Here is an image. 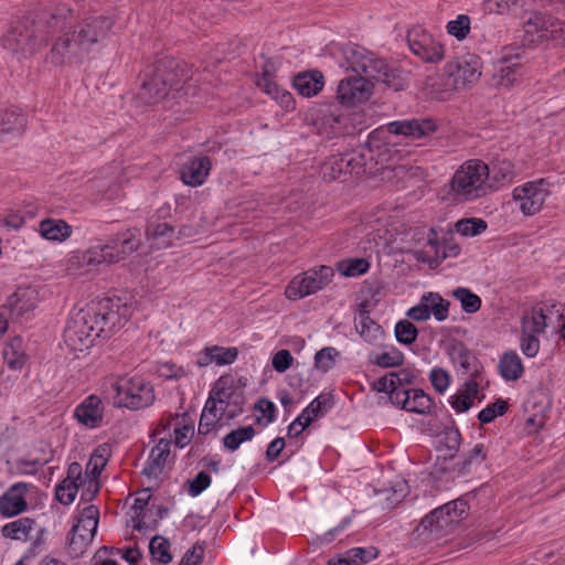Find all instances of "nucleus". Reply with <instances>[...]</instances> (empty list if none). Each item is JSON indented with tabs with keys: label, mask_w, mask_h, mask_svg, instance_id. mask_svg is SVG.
I'll use <instances>...</instances> for the list:
<instances>
[{
	"label": "nucleus",
	"mask_w": 565,
	"mask_h": 565,
	"mask_svg": "<svg viewBox=\"0 0 565 565\" xmlns=\"http://www.w3.org/2000/svg\"><path fill=\"white\" fill-rule=\"evenodd\" d=\"M404 362V354L393 348L387 352H383L376 356L374 363L381 367H395L402 365Z\"/></svg>",
	"instance_id": "55"
},
{
	"label": "nucleus",
	"mask_w": 565,
	"mask_h": 565,
	"mask_svg": "<svg viewBox=\"0 0 565 565\" xmlns=\"http://www.w3.org/2000/svg\"><path fill=\"white\" fill-rule=\"evenodd\" d=\"M352 173L353 169H350L349 159L342 157V154L331 156L321 167L322 178L328 182L335 181L342 175Z\"/></svg>",
	"instance_id": "30"
},
{
	"label": "nucleus",
	"mask_w": 565,
	"mask_h": 565,
	"mask_svg": "<svg viewBox=\"0 0 565 565\" xmlns=\"http://www.w3.org/2000/svg\"><path fill=\"white\" fill-rule=\"evenodd\" d=\"M547 184L544 179H540L526 182L513 190V200L520 203V211L524 215L532 216L542 210L550 193Z\"/></svg>",
	"instance_id": "14"
},
{
	"label": "nucleus",
	"mask_w": 565,
	"mask_h": 565,
	"mask_svg": "<svg viewBox=\"0 0 565 565\" xmlns=\"http://www.w3.org/2000/svg\"><path fill=\"white\" fill-rule=\"evenodd\" d=\"M353 565H361L370 562L377 556L375 547H354L348 551Z\"/></svg>",
	"instance_id": "57"
},
{
	"label": "nucleus",
	"mask_w": 565,
	"mask_h": 565,
	"mask_svg": "<svg viewBox=\"0 0 565 565\" xmlns=\"http://www.w3.org/2000/svg\"><path fill=\"white\" fill-rule=\"evenodd\" d=\"M467 502L463 499L450 501L426 515L420 525L431 537L438 539L450 533L463 519Z\"/></svg>",
	"instance_id": "9"
},
{
	"label": "nucleus",
	"mask_w": 565,
	"mask_h": 565,
	"mask_svg": "<svg viewBox=\"0 0 565 565\" xmlns=\"http://www.w3.org/2000/svg\"><path fill=\"white\" fill-rule=\"evenodd\" d=\"M39 302V291L35 287H18L3 308L9 310L11 317H21L33 310Z\"/></svg>",
	"instance_id": "21"
},
{
	"label": "nucleus",
	"mask_w": 565,
	"mask_h": 565,
	"mask_svg": "<svg viewBox=\"0 0 565 565\" xmlns=\"http://www.w3.org/2000/svg\"><path fill=\"white\" fill-rule=\"evenodd\" d=\"M26 118L15 110L0 113V132H20L24 129Z\"/></svg>",
	"instance_id": "42"
},
{
	"label": "nucleus",
	"mask_w": 565,
	"mask_h": 565,
	"mask_svg": "<svg viewBox=\"0 0 565 565\" xmlns=\"http://www.w3.org/2000/svg\"><path fill=\"white\" fill-rule=\"evenodd\" d=\"M323 85V75L319 71L300 73L294 78V87L303 97L317 95Z\"/></svg>",
	"instance_id": "27"
},
{
	"label": "nucleus",
	"mask_w": 565,
	"mask_h": 565,
	"mask_svg": "<svg viewBox=\"0 0 565 565\" xmlns=\"http://www.w3.org/2000/svg\"><path fill=\"white\" fill-rule=\"evenodd\" d=\"M177 84V73L172 63L169 66L160 63L154 75L142 83L138 92V98L145 104H156L168 96L169 90Z\"/></svg>",
	"instance_id": "12"
},
{
	"label": "nucleus",
	"mask_w": 565,
	"mask_h": 565,
	"mask_svg": "<svg viewBox=\"0 0 565 565\" xmlns=\"http://www.w3.org/2000/svg\"><path fill=\"white\" fill-rule=\"evenodd\" d=\"M508 409V403L503 399H498L492 405H488L478 414V419L482 424H489L498 416H502Z\"/></svg>",
	"instance_id": "54"
},
{
	"label": "nucleus",
	"mask_w": 565,
	"mask_h": 565,
	"mask_svg": "<svg viewBox=\"0 0 565 565\" xmlns=\"http://www.w3.org/2000/svg\"><path fill=\"white\" fill-rule=\"evenodd\" d=\"M437 126L430 118L395 120L387 125V130L413 139L423 138L435 132Z\"/></svg>",
	"instance_id": "20"
},
{
	"label": "nucleus",
	"mask_w": 565,
	"mask_h": 565,
	"mask_svg": "<svg viewBox=\"0 0 565 565\" xmlns=\"http://www.w3.org/2000/svg\"><path fill=\"white\" fill-rule=\"evenodd\" d=\"M487 226L482 218H462L456 223V231L462 236L472 237L484 232Z\"/></svg>",
	"instance_id": "48"
},
{
	"label": "nucleus",
	"mask_w": 565,
	"mask_h": 565,
	"mask_svg": "<svg viewBox=\"0 0 565 565\" xmlns=\"http://www.w3.org/2000/svg\"><path fill=\"white\" fill-rule=\"evenodd\" d=\"M138 230H127L118 233L105 245L92 246L72 257L73 264L86 270H93L99 265H108L124 259L139 247Z\"/></svg>",
	"instance_id": "4"
},
{
	"label": "nucleus",
	"mask_w": 565,
	"mask_h": 565,
	"mask_svg": "<svg viewBox=\"0 0 565 565\" xmlns=\"http://www.w3.org/2000/svg\"><path fill=\"white\" fill-rule=\"evenodd\" d=\"M498 367L500 375L505 381H516L524 373L523 363L515 351L504 352L500 358Z\"/></svg>",
	"instance_id": "31"
},
{
	"label": "nucleus",
	"mask_w": 565,
	"mask_h": 565,
	"mask_svg": "<svg viewBox=\"0 0 565 565\" xmlns=\"http://www.w3.org/2000/svg\"><path fill=\"white\" fill-rule=\"evenodd\" d=\"M456 299L460 301L461 308L467 313H475L481 307V299L468 288L459 287L452 291Z\"/></svg>",
	"instance_id": "46"
},
{
	"label": "nucleus",
	"mask_w": 565,
	"mask_h": 565,
	"mask_svg": "<svg viewBox=\"0 0 565 565\" xmlns=\"http://www.w3.org/2000/svg\"><path fill=\"white\" fill-rule=\"evenodd\" d=\"M488 166L480 160H468L455 172L448 198L455 202H468L484 196L490 189L487 183Z\"/></svg>",
	"instance_id": "5"
},
{
	"label": "nucleus",
	"mask_w": 565,
	"mask_h": 565,
	"mask_svg": "<svg viewBox=\"0 0 565 565\" xmlns=\"http://www.w3.org/2000/svg\"><path fill=\"white\" fill-rule=\"evenodd\" d=\"M211 484V477L205 471H200L194 479L189 481L188 492L191 497H198Z\"/></svg>",
	"instance_id": "58"
},
{
	"label": "nucleus",
	"mask_w": 565,
	"mask_h": 565,
	"mask_svg": "<svg viewBox=\"0 0 565 565\" xmlns=\"http://www.w3.org/2000/svg\"><path fill=\"white\" fill-rule=\"evenodd\" d=\"M339 355V352L333 347H326L319 350L315 355V366L316 369L327 372L329 371Z\"/></svg>",
	"instance_id": "51"
},
{
	"label": "nucleus",
	"mask_w": 565,
	"mask_h": 565,
	"mask_svg": "<svg viewBox=\"0 0 565 565\" xmlns=\"http://www.w3.org/2000/svg\"><path fill=\"white\" fill-rule=\"evenodd\" d=\"M271 65H265L263 76L257 81V86L274 98L279 105L286 109L294 108L292 95L280 88L273 79V73L270 71Z\"/></svg>",
	"instance_id": "24"
},
{
	"label": "nucleus",
	"mask_w": 565,
	"mask_h": 565,
	"mask_svg": "<svg viewBox=\"0 0 565 565\" xmlns=\"http://www.w3.org/2000/svg\"><path fill=\"white\" fill-rule=\"evenodd\" d=\"M433 408V401L424 393L422 390L413 388L411 390V394L408 401L406 403L405 411L409 413H416L420 415L429 414Z\"/></svg>",
	"instance_id": "38"
},
{
	"label": "nucleus",
	"mask_w": 565,
	"mask_h": 565,
	"mask_svg": "<svg viewBox=\"0 0 565 565\" xmlns=\"http://www.w3.org/2000/svg\"><path fill=\"white\" fill-rule=\"evenodd\" d=\"M150 489H143L139 497L135 499V502L131 507V510L134 511V519H137V522L134 524V529L137 531H142L146 527H149L148 521L146 520L147 515L145 513V509L148 505V502L150 500Z\"/></svg>",
	"instance_id": "41"
},
{
	"label": "nucleus",
	"mask_w": 565,
	"mask_h": 565,
	"mask_svg": "<svg viewBox=\"0 0 565 565\" xmlns=\"http://www.w3.org/2000/svg\"><path fill=\"white\" fill-rule=\"evenodd\" d=\"M385 393H388L392 404L399 406L403 409L406 408V403L408 401L411 390L394 385V387H390Z\"/></svg>",
	"instance_id": "63"
},
{
	"label": "nucleus",
	"mask_w": 565,
	"mask_h": 565,
	"mask_svg": "<svg viewBox=\"0 0 565 565\" xmlns=\"http://www.w3.org/2000/svg\"><path fill=\"white\" fill-rule=\"evenodd\" d=\"M416 327L408 320H402L395 326V337L399 343L412 344L417 338Z\"/></svg>",
	"instance_id": "53"
},
{
	"label": "nucleus",
	"mask_w": 565,
	"mask_h": 565,
	"mask_svg": "<svg viewBox=\"0 0 565 565\" xmlns=\"http://www.w3.org/2000/svg\"><path fill=\"white\" fill-rule=\"evenodd\" d=\"M203 546L195 544L189 551H186L179 565H199L203 558Z\"/></svg>",
	"instance_id": "64"
},
{
	"label": "nucleus",
	"mask_w": 565,
	"mask_h": 565,
	"mask_svg": "<svg viewBox=\"0 0 565 565\" xmlns=\"http://www.w3.org/2000/svg\"><path fill=\"white\" fill-rule=\"evenodd\" d=\"M546 316L543 309H533L531 313L523 316L521 320V332L529 334H541L546 329Z\"/></svg>",
	"instance_id": "36"
},
{
	"label": "nucleus",
	"mask_w": 565,
	"mask_h": 565,
	"mask_svg": "<svg viewBox=\"0 0 565 565\" xmlns=\"http://www.w3.org/2000/svg\"><path fill=\"white\" fill-rule=\"evenodd\" d=\"M342 56L343 65L359 76L373 78L394 92L403 88L404 82L399 71L366 49L356 44H348L342 49Z\"/></svg>",
	"instance_id": "3"
},
{
	"label": "nucleus",
	"mask_w": 565,
	"mask_h": 565,
	"mask_svg": "<svg viewBox=\"0 0 565 565\" xmlns=\"http://www.w3.org/2000/svg\"><path fill=\"white\" fill-rule=\"evenodd\" d=\"M366 306V303L360 305L361 309L356 318L355 329L364 341L373 343L381 338L383 331L381 326L373 321L367 315Z\"/></svg>",
	"instance_id": "29"
},
{
	"label": "nucleus",
	"mask_w": 565,
	"mask_h": 565,
	"mask_svg": "<svg viewBox=\"0 0 565 565\" xmlns=\"http://www.w3.org/2000/svg\"><path fill=\"white\" fill-rule=\"evenodd\" d=\"M171 443L167 439H160L151 449L148 460L142 469V475L150 483L158 484L161 480L164 467L170 458Z\"/></svg>",
	"instance_id": "18"
},
{
	"label": "nucleus",
	"mask_w": 565,
	"mask_h": 565,
	"mask_svg": "<svg viewBox=\"0 0 565 565\" xmlns=\"http://www.w3.org/2000/svg\"><path fill=\"white\" fill-rule=\"evenodd\" d=\"M429 380L438 393H444L450 384L449 374L440 367L430 371Z\"/></svg>",
	"instance_id": "59"
},
{
	"label": "nucleus",
	"mask_w": 565,
	"mask_h": 565,
	"mask_svg": "<svg viewBox=\"0 0 565 565\" xmlns=\"http://www.w3.org/2000/svg\"><path fill=\"white\" fill-rule=\"evenodd\" d=\"M292 362L294 358L286 349L277 351L271 360L273 367L278 373L286 372L292 365Z\"/></svg>",
	"instance_id": "61"
},
{
	"label": "nucleus",
	"mask_w": 565,
	"mask_h": 565,
	"mask_svg": "<svg viewBox=\"0 0 565 565\" xmlns=\"http://www.w3.org/2000/svg\"><path fill=\"white\" fill-rule=\"evenodd\" d=\"M450 355L454 363L458 364L463 371L470 372L472 370L476 356L462 343L454 344Z\"/></svg>",
	"instance_id": "47"
},
{
	"label": "nucleus",
	"mask_w": 565,
	"mask_h": 565,
	"mask_svg": "<svg viewBox=\"0 0 565 565\" xmlns=\"http://www.w3.org/2000/svg\"><path fill=\"white\" fill-rule=\"evenodd\" d=\"M519 68L514 64H500L493 74V84L500 87L509 88L518 79Z\"/></svg>",
	"instance_id": "43"
},
{
	"label": "nucleus",
	"mask_w": 565,
	"mask_h": 565,
	"mask_svg": "<svg viewBox=\"0 0 565 565\" xmlns=\"http://www.w3.org/2000/svg\"><path fill=\"white\" fill-rule=\"evenodd\" d=\"M520 2L521 0H486V9L491 13L503 14Z\"/></svg>",
	"instance_id": "62"
},
{
	"label": "nucleus",
	"mask_w": 565,
	"mask_h": 565,
	"mask_svg": "<svg viewBox=\"0 0 565 565\" xmlns=\"http://www.w3.org/2000/svg\"><path fill=\"white\" fill-rule=\"evenodd\" d=\"M564 23L559 20L543 14L540 12H533L524 22V45H532L539 43L543 39L554 36L558 32H563Z\"/></svg>",
	"instance_id": "17"
},
{
	"label": "nucleus",
	"mask_w": 565,
	"mask_h": 565,
	"mask_svg": "<svg viewBox=\"0 0 565 565\" xmlns=\"http://www.w3.org/2000/svg\"><path fill=\"white\" fill-rule=\"evenodd\" d=\"M334 273L330 266L311 268L302 275L296 276L286 288V297L297 300L312 295L324 288L332 279Z\"/></svg>",
	"instance_id": "11"
},
{
	"label": "nucleus",
	"mask_w": 565,
	"mask_h": 565,
	"mask_svg": "<svg viewBox=\"0 0 565 565\" xmlns=\"http://www.w3.org/2000/svg\"><path fill=\"white\" fill-rule=\"evenodd\" d=\"M169 548V541L160 535L153 536L149 543L151 557L161 564H168L172 561Z\"/></svg>",
	"instance_id": "45"
},
{
	"label": "nucleus",
	"mask_w": 565,
	"mask_h": 565,
	"mask_svg": "<svg viewBox=\"0 0 565 565\" xmlns=\"http://www.w3.org/2000/svg\"><path fill=\"white\" fill-rule=\"evenodd\" d=\"M115 391L114 405L130 409L150 406L154 401L153 387L139 376L121 379L111 384Z\"/></svg>",
	"instance_id": "7"
},
{
	"label": "nucleus",
	"mask_w": 565,
	"mask_h": 565,
	"mask_svg": "<svg viewBox=\"0 0 565 565\" xmlns=\"http://www.w3.org/2000/svg\"><path fill=\"white\" fill-rule=\"evenodd\" d=\"M445 86L447 89L461 90L476 84L482 74L479 56L467 54L445 65Z\"/></svg>",
	"instance_id": "10"
},
{
	"label": "nucleus",
	"mask_w": 565,
	"mask_h": 565,
	"mask_svg": "<svg viewBox=\"0 0 565 565\" xmlns=\"http://www.w3.org/2000/svg\"><path fill=\"white\" fill-rule=\"evenodd\" d=\"M211 170L209 157H199L190 160L181 170L182 181L191 186L203 184Z\"/></svg>",
	"instance_id": "25"
},
{
	"label": "nucleus",
	"mask_w": 565,
	"mask_h": 565,
	"mask_svg": "<svg viewBox=\"0 0 565 565\" xmlns=\"http://www.w3.org/2000/svg\"><path fill=\"white\" fill-rule=\"evenodd\" d=\"M470 18L467 14H459L455 20L447 23V32L457 40L462 41L470 32Z\"/></svg>",
	"instance_id": "49"
},
{
	"label": "nucleus",
	"mask_w": 565,
	"mask_h": 565,
	"mask_svg": "<svg viewBox=\"0 0 565 565\" xmlns=\"http://www.w3.org/2000/svg\"><path fill=\"white\" fill-rule=\"evenodd\" d=\"M30 484L25 482H17L12 484L0 497V514L4 518H12L24 512L28 508L25 493L29 491Z\"/></svg>",
	"instance_id": "19"
},
{
	"label": "nucleus",
	"mask_w": 565,
	"mask_h": 565,
	"mask_svg": "<svg viewBox=\"0 0 565 565\" xmlns=\"http://www.w3.org/2000/svg\"><path fill=\"white\" fill-rule=\"evenodd\" d=\"M407 43L412 53L426 63H437L444 57V46L420 26L408 31Z\"/></svg>",
	"instance_id": "15"
},
{
	"label": "nucleus",
	"mask_w": 565,
	"mask_h": 565,
	"mask_svg": "<svg viewBox=\"0 0 565 565\" xmlns=\"http://www.w3.org/2000/svg\"><path fill=\"white\" fill-rule=\"evenodd\" d=\"M34 525L35 521L33 519L21 518L6 524L2 527V534L4 537H9L12 540L26 541Z\"/></svg>",
	"instance_id": "35"
},
{
	"label": "nucleus",
	"mask_w": 565,
	"mask_h": 565,
	"mask_svg": "<svg viewBox=\"0 0 565 565\" xmlns=\"http://www.w3.org/2000/svg\"><path fill=\"white\" fill-rule=\"evenodd\" d=\"M103 335V328L94 319L89 307L72 313L64 329V342L73 352H83Z\"/></svg>",
	"instance_id": "6"
},
{
	"label": "nucleus",
	"mask_w": 565,
	"mask_h": 565,
	"mask_svg": "<svg viewBox=\"0 0 565 565\" xmlns=\"http://www.w3.org/2000/svg\"><path fill=\"white\" fill-rule=\"evenodd\" d=\"M88 307L90 312L94 313V319L99 328H103V337L105 338L125 326L132 313L131 305L119 297L103 298Z\"/></svg>",
	"instance_id": "8"
},
{
	"label": "nucleus",
	"mask_w": 565,
	"mask_h": 565,
	"mask_svg": "<svg viewBox=\"0 0 565 565\" xmlns=\"http://www.w3.org/2000/svg\"><path fill=\"white\" fill-rule=\"evenodd\" d=\"M77 490L78 482L71 479H64L62 483L56 488L55 495L58 502L68 505L75 500Z\"/></svg>",
	"instance_id": "52"
},
{
	"label": "nucleus",
	"mask_w": 565,
	"mask_h": 565,
	"mask_svg": "<svg viewBox=\"0 0 565 565\" xmlns=\"http://www.w3.org/2000/svg\"><path fill=\"white\" fill-rule=\"evenodd\" d=\"M173 227L168 223L149 224L146 234L149 238L158 239V245L167 246L173 235Z\"/></svg>",
	"instance_id": "50"
},
{
	"label": "nucleus",
	"mask_w": 565,
	"mask_h": 565,
	"mask_svg": "<svg viewBox=\"0 0 565 565\" xmlns=\"http://www.w3.org/2000/svg\"><path fill=\"white\" fill-rule=\"evenodd\" d=\"M426 247L429 250L416 253L417 259L428 262L434 257L437 262H441L447 257L457 256L460 252L459 245L451 239H444L443 243H439L433 228L429 230Z\"/></svg>",
	"instance_id": "22"
},
{
	"label": "nucleus",
	"mask_w": 565,
	"mask_h": 565,
	"mask_svg": "<svg viewBox=\"0 0 565 565\" xmlns=\"http://www.w3.org/2000/svg\"><path fill=\"white\" fill-rule=\"evenodd\" d=\"M158 373L166 379H181L188 375V370L172 362H164L158 366Z\"/></svg>",
	"instance_id": "60"
},
{
	"label": "nucleus",
	"mask_w": 565,
	"mask_h": 565,
	"mask_svg": "<svg viewBox=\"0 0 565 565\" xmlns=\"http://www.w3.org/2000/svg\"><path fill=\"white\" fill-rule=\"evenodd\" d=\"M72 14L71 10L67 24L63 30L56 29L55 40L46 57L51 64L82 63L90 52L97 51L104 45L114 25L110 18L94 15L83 19L72 28Z\"/></svg>",
	"instance_id": "1"
},
{
	"label": "nucleus",
	"mask_w": 565,
	"mask_h": 565,
	"mask_svg": "<svg viewBox=\"0 0 565 565\" xmlns=\"http://www.w3.org/2000/svg\"><path fill=\"white\" fill-rule=\"evenodd\" d=\"M254 436L255 429L253 426L238 427L223 437V446L230 451H235L243 443L252 440Z\"/></svg>",
	"instance_id": "40"
},
{
	"label": "nucleus",
	"mask_w": 565,
	"mask_h": 565,
	"mask_svg": "<svg viewBox=\"0 0 565 565\" xmlns=\"http://www.w3.org/2000/svg\"><path fill=\"white\" fill-rule=\"evenodd\" d=\"M424 303L437 321H444L448 318L450 302L444 299L439 294L428 292L423 296Z\"/></svg>",
	"instance_id": "39"
},
{
	"label": "nucleus",
	"mask_w": 565,
	"mask_h": 565,
	"mask_svg": "<svg viewBox=\"0 0 565 565\" xmlns=\"http://www.w3.org/2000/svg\"><path fill=\"white\" fill-rule=\"evenodd\" d=\"M520 348L522 353L527 358H534L540 351V340L536 334L521 332Z\"/></svg>",
	"instance_id": "56"
},
{
	"label": "nucleus",
	"mask_w": 565,
	"mask_h": 565,
	"mask_svg": "<svg viewBox=\"0 0 565 565\" xmlns=\"http://www.w3.org/2000/svg\"><path fill=\"white\" fill-rule=\"evenodd\" d=\"M332 406L331 398L328 395L317 396L302 412L305 425H310L315 419L323 416Z\"/></svg>",
	"instance_id": "37"
},
{
	"label": "nucleus",
	"mask_w": 565,
	"mask_h": 565,
	"mask_svg": "<svg viewBox=\"0 0 565 565\" xmlns=\"http://www.w3.org/2000/svg\"><path fill=\"white\" fill-rule=\"evenodd\" d=\"M372 79L364 76H348L341 79L337 88V100L347 107L366 102L372 94Z\"/></svg>",
	"instance_id": "16"
},
{
	"label": "nucleus",
	"mask_w": 565,
	"mask_h": 565,
	"mask_svg": "<svg viewBox=\"0 0 565 565\" xmlns=\"http://www.w3.org/2000/svg\"><path fill=\"white\" fill-rule=\"evenodd\" d=\"M39 233L47 241L64 242L72 235V227L63 220L46 218L40 222Z\"/></svg>",
	"instance_id": "28"
},
{
	"label": "nucleus",
	"mask_w": 565,
	"mask_h": 565,
	"mask_svg": "<svg viewBox=\"0 0 565 565\" xmlns=\"http://www.w3.org/2000/svg\"><path fill=\"white\" fill-rule=\"evenodd\" d=\"M76 419L88 428L98 427L104 417L103 402L96 395L86 397L75 409Z\"/></svg>",
	"instance_id": "23"
},
{
	"label": "nucleus",
	"mask_w": 565,
	"mask_h": 565,
	"mask_svg": "<svg viewBox=\"0 0 565 565\" xmlns=\"http://www.w3.org/2000/svg\"><path fill=\"white\" fill-rule=\"evenodd\" d=\"M99 520V510L95 505H88L81 512L77 524H75L68 534V547L74 555H79L85 547L93 541L97 531Z\"/></svg>",
	"instance_id": "13"
},
{
	"label": "nucleus",
	"mask_w": 565,
	"mask_h": 565,
	"mask_svg": "<svg viewBox=\"0 0 565 565\" xmlns=\"http://www.w3.org/2000/svg\"><path fill=\"white\" fill-rule=\"evenodd\" d=\"M3 360L12 370H21L26 361L22 339L19 337L10 339L3 349Z\"/></svg>",
	"instance_id": "33"
},
{
	"label": "nucleus",
	"mask_w": 565,
	"mask_h": 565,
	"mask_svg": "<svg viewBox=\"0 0 565 565\" xmlns=\"http://www.w3.org/2000/svg\"><path fill=\"white\" fill-rule=\"evenodd\" d=\"M415 379L416 374L413 370L402 369L380 377L373 383V388L377 392H386L390 387H394V385L403 387L406 384H412Z\"/></svg>",
	"instance_id": "32"
},
{
	"label": "nucleus",
	"mask_w": 565,
	"mask_h": 565,
	"mask_svg": "<svg viewBox=\"0 0 565 565\" xmlns=\"http://www.w3.org/2000/svg\"><path fill=\"white\" fill-rule=\"evenodd\" d=\"M238 355L236 348H223L218 345L206 347L198 354L196 364L200 367L207 366L211 363L217 365L232 364Z\"/></svg>",
	"instance_id": "26"
},
{
	"label": "nucleus",
	"mask_w": 565,
	"mask_h": 565,
	"mask_svg": "<svg viewBox=\"0 0 565 565\" xmlns=\"http://www.w3.org/2000/svg\"><path fill=\"white\" fill-rule=\"evenodd\" d=\"M439 450H446V456L452 458L461 445V434L454 426L445 427L437 436Z\"/></svg>",
	"instance_id": "34"
},
{
	"label": "nucleus",
	"mask_w": 565,
	"mask_h": 565,
	"mask_svg": "<svg viewBox=\"0 0 565 565\" xmlns=\"http://www.w3.org/2000/svg\"><path fill=\"white\" fill-rule=\"evenodd\" d=\"M70 13L71 9L63 4L38 21H19L2 36V45L18 60L28 58L46 44L50 36H56L57 28H65Z\"/></svg>",
	"instance_id": "2"
},
{
	"label": "nucleus",
	"mask_w": 565,
	"mask_h": 565,
	"mask_svg": "<svg viewBox=\"0 0 565 565\" xmlns=\"http://www.w3.org/2000/svg\"><path fill=\"white\" fill-rule=\"evenodd\" d=\"M370 264L364 258H348L338 263L337 269L345 277H356L365 274Z\"/></svg>",
	"instance_id": "44"
}]
</instances>
